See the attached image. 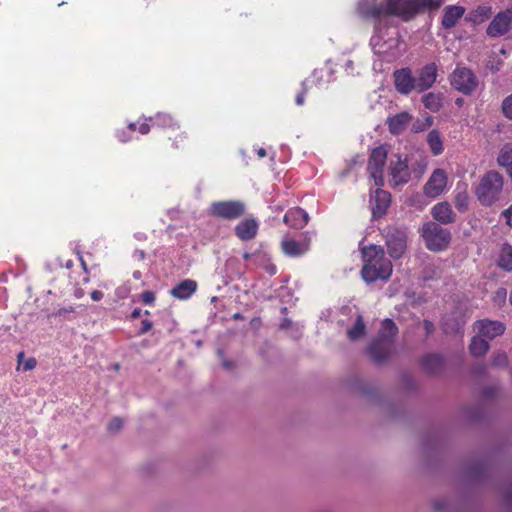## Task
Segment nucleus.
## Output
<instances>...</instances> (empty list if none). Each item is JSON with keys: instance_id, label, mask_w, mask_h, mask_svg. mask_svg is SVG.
<instances>
[{"instance_id": "59", "label": "nucleus", "mask_w": 512, "mask_h": 512, "mask_svg": "<svg viewBox=\"0 0 512 512\" xmlns=\"http://www.w3.org/2000/svg\"><path fill=\"white\" fill-rule=\"evenodd\" d=\"M129 129L134 131L136 129V124L135 123H130L129 124Z\"/></svg>"}, {"instance_id": "13", "label": "nucleus", "mask_w": 512, "mask_h": 512, "mask_svg": "<svg viewBox=\"0 0 512 512\" xmlns=\"http://www.w3.org/2000/svg\"><path fill=\"white\" fill-rule=\"evenodd\" d=\"M393 76L395 88L399 93L408 95L413 90H417L416 78L413 76L412 71L409 68L396 70Z\"/></svg>"}, {"instance_id": "21", "label": "nucleus", "mask_w": 512, "mask_h": 512, "mask_svg": "<svg viewBox=\"0 0 512 512\" xmlns=\"http://www.w3.org/2000/svg\"><path fill=\"white\" fill-rule=\"evenodd\" d=\"M197 290V282L192 279H185L171 289L170 294L177 299L186 300Z\"/></svg>"}, {"instance_id": "62", "label": "nucleus", "mask_w": 512, "mask_h": 512, "mask_svg": "<svg viewBox=\"0 0 512 512\" xmlns=\"http://www.w3.org/2000/svg\"><path fill=\"white\" fill-rule=\"evenodd\" d=\"M139 276H140L139 272H135V273H134V277H135V278H139Z\"/></svg>"}, {"instance_id": "41", "label": "nucleus", "mask_w": 512, "mask_h": 512, "mask_svg": "<svg viewBox=\"0 0 512 512\" xmlns=\"http://www.w3.org/2000/svg\"><path fill=\"white\" fill-rule=\"evenodd\" d=\"M141 300L144 304H153L155 301V294L152 291H145L141 294Z\"/></svg>"}, {"instance_id": "10", "label": "nucleus", "mask_w": 512, "mask_h": 512, "mask_svg": "<svg viewBox=\"0 0 512 512\" xmlns=\"http://www.w3.org/2000/svg\"><path fill=\"white\" fill-rule=\"evenodd\" d=\"M447 174L442 169H435L423 187V193L429 198L440 196L447 185Z\"/></svg>"}, {"instance_id": "28", "label": "nucleus", "mask_w": 512, "mask_h": 512, "mask_svg": "<svg viewBox=\"0 0 512 512\" xmlns=\"http://www.w3.org/2000/svg\"><path fill=\"white\" fill-rule=\"evenodd\" d=\"M489 349V341L480 336L479 334L474 336L469 345L470 353L474 357H480L486 354Z\"/></svg>"}, {"instance_id": "32", "label": "nucleus", "mask_w": 512, "mask_h": 512, "mask_svg": "<svg viewBox=\"0 0 512 512\" xmlns=\"http://www.w3.org/2000/svg\"><path fill=\"white\" fill-rule=\"evenodd\" d=\"M442 94L440 93H427L422 97V103L425 108L432 112H437L442 107Z\"/></svg>"}, {"instance_id": "20", "label": "nucleus", "mask_w": 512, "mask_h": 512, "mask_svg": "<svg viewBox=\"0 0 512 512\" xmlns=\"http://www.w3.org/2000/svg\"><path fill=\"white\" fill-rule=\"evenodd\" d=\"M258 231V223L255 219H245L235 227L236 236L244 241L251 240Z\"/></svg>"}, {"instance_id": "53", "label": "nucleus", "mask_w": 512, "mask_h": 512, "mask_svg": "<svg viewBox=\"0 0 512 512\" xmlns=\"http://www.w3.org/2000/svg\"><path fill=\"white\" fill-rule=\"evenodd\" d=\"M357 389H358L361 393H363V394L368 393V390H367L366 386H365L363 383H360V384H359V387H358Z\"/></svg>"}, {"instance_id": "4", "label": "nucleus", "mask_w": 512, "mask_h": 512, "mask_svg": "<svg viewBox=\"0 0 512 512\" xmlns=\"http://www.w3.org/2000/svg\"><path fill=\"white\" fill-rule=\"evenodd\" d=\"M451 86L464 95H472L479 86L476 75L467 67L457 66L449 77Z\"/></svg>"}, {"instance_id": "44", "label": "nucleus", "mask_w": 512, "mask_h": 512, "mask_svg": "<svg viewBox=\"0 0 512 512\" xmlns=\"http://www.w3.org/2000/svg\"><path fill=\"white\" fill-rule=\"evenodd\" d=\"M36 364H37V362H36L35 358L31 357V358L27 359L26 361H24L23 369L25 371H30L36 367Z\"/></svg>"}, {"instance_id": "7", "label": "nucleus", "mask_w": 512, "mask_h": 512, "mask_svg": "<svg viewBox=\"0 0 512 512\" xmlns=\"http://www.w3.org/2000/svg\"><path fill=\"white\" fill-rule=\"evenodd\" d=\"M385 241L390 257L399 259L407 247V234L398 227H388L385 230Z\"/></svg>"}, {"instance_id": "31", "label": "nucleus", "mask_w": 512, "mask_h": 512, "mask_svg": "<svg viewBox=\"0 0 512 512\" xmlns=\"http://www.w3.org/2000/svg\"><path fill=\"white\" fill-rule=\"evenodd\" d=\"M498 266L507 272L512 271V246L504 244L501 248Z\"/></svg>"}, {"instance_id": "3", "label": "nucleus", "mask_w": 512, "mask_h": 512, "mask_svg": "<svg viewBox=\"0 0 512 512\" xmlns=\"http://www.w3.org/2000/svg\"><path fill=\"white\" fill-rule=\"evenodd\" d=\"M422 237L426 247L434 252L445 250L451 241L450 231L432 221L423 225Z\"/></svg>"}, {"instance_id": "52", "label": "nucleus", "mask_w": 512, "mask_h": 512, "mask_svg": "<svg viewBox=\"0 0 512 512\" xmlns=\"http://www.w3.org/2000/svg\"><path fill=\"white\" fill-rule=\"evenodd\" d=\"M141 314H142V310L140 308H135L131 313V318L137 319L141 316Z\"/></svg>"}, {"instance_id": "24", "label": "nucleus", "mask_w": 512, "mask_h": 512, "mask_svg": "<svg viewBox=\"0 0 512 512\" xmlns=\"http://www.w3.org/2000/svg\"><path fill=\"white\" fill-rule=\"evenodd\" d=\"M411 119L412 116L408 112H401L388 118L387 124L389 131L395 135L400 134L406 129Z\"/></svg>"}, {"instance_id": "11", "label": "nucleus", "mask_w": 512, "mask_h": 512, "mask_svg": "<svg viewBox=\"0 0 512 512\" xmlns=\"http://www.w3.org/2000/svg\"><path fill=\"white\" fill-rule=\"evenodd\" d=\"M391 202L390 193L377 187L370 195V207L374 219H378L386 214Z\"/></svg>"}, {"instance_id": "47", "label": "nucleus", "mask_w": 512, "mask_h": 512, "mask_svg": "<svg viewBox=\"0 0 512 512\" xmlns=\"http://www.w3.org/2000/svg\"><path fill=\"white\" fill-rule=\"evenodd\" d=\"M423 328L427 335L431 334L435 329L434 324L429 320L423 321Z\"/></svg>"}, {"instance_id": "60", "label": "nucleus", "mask_w": 512, "mask_h": 512, "mask_svg": "<svg viewBox=\"0 0 512 512\" xmlns=\"http://www.w3.org/2000/svg\"><path fill=\"white\" fill-rule=\"evenodd\" d=\"M233 318L234 319H241L242 315L240 313H236V314L233 315Z\"/></svg>"}, {"instance_id": "6", "label": "nucleus", "mask_w": 512, "mask_h": 512, "mask_svg": "<svg viewBox=\"0 0 512 512\" xmlns=\"http://www.w3.org/2000/svg\"><path fill=\"white\" fill-rule=\"evenodd\" d=\"M387 149L384 146L374 148L369 156L367 170L377 187L384 185V166L387 161Z\"/></svg>"}, {"instance_id": "34", "label": "nucleus", "mask_w": 512, "mask_h": 512, "mask_svg": "<svg viewBox=\"0 0 512 512\" xmlns=\"http://www.w3.org/2000/svg\"><path fill=\"white\" fill-rule=\"evenodd\" d=\"M365 323L361 315H358L354 325L348 329L347 336L350 340H357L365 334Z\"/></svg>"}, {"instance_id": "49", "label": "nucleus", "mask_w": 512, "mask_h": 512, "mask_svg": "<svg viewBox=\"0 0 512 512\" xmlns=\"http://www.w3.org/2000/svg\"><path fill=\"white\" fill-rule=\"evenodd\" d=\"M84 295H85L84 289H82L80 287H76L75 288V290H74V297L76 299H81Z\"/></svg>"}, {"instance_id": "43", "label": "nucleus", "mask_w": 512, "mask_h": 512, "mask_svg": "<svg viewBox=\"0 0 512 512\" xmlns=\"http://www.w3.org/2000/svg\"><path fill=\"white\" fill-rule=\"evenodd\" d=\"M501 216L506 219V224L509 227H512V204L505 210L501 212Z\"/></svg>"}, {"instance_id": "58", "label": "nucleus", "mask_w": 512, "mask_h": 512, "mask_svg": "<svg viewBox=\"0 0 512 512\" xmlns=\"http://www.w3.org/2000/svg\"><path fill=\"white\" fill-rule=\"evenodd\" d=\"M252 256L253 255L249 254V253H244V255H243L244 259H246V260H249L250 258H252Z\"/></svg>"}, {"instance_id": "14", "label": "nucleus", "mask_w": 512, "mask_h": 512, "mask_svg": "<svg viewBox=\"0 0 512 512\" xmlns=\"http://www.w3.org/2000/svg\"><path fill=\"white\" fill-rule=\"evenodd\" d=\"M392 344L383 340L375 338L371 341L367 348L369 357L377 364L386 361L391 353Z\"/></svg>"}, {"instance_id": "16", "label": "nucleus", "mask_w": 512, "mask_h": 512, "mask_svg": "<svg viewBox=\"0 0 512 512\" xmlns=\"http://www.w3.org/2000/svg\"><path fill=\"white\" fill-rule=\"evenodd\" d=\"M478 334L487 341L504 333L505 327L499 321L481 320L476 324Z\"/></svg>"}, {"instance_id": "38", "label": "nucleus", "mask_w": 512, "mask_h": 512, "mask_svg": "<svg viewBox=\"0 0 512 512\" xmlns=\"http://www.w3.org/2000/svg\"><path fill=\"white\" fill-rule=\"evenodd\" d=\"M123 427V420L119 417H114L107 425L109 433L114 434L121 430Z\"/></svg>"}, {"instance_id": "40", "label": "nucleus", "mask_w": 512, "mask_h": 512, "mask_svg": "<svg viewBox=\"0 0 512 512\" xmlns=\"http://www.w3.org/2000/svg\"><path fill=\"white\" fill-rule=\"evenodd\" d=\"M506 297H507V291H506V289H504V288H499V289L495 292V294H494V296H493V301H494V303H495V304H497V305H501V304H503V303L505 302Z\"/></svg>"}, {"instance_id": "50", "label": "nucleus", "mask_w": 512, "mask_h": 512, "mask_svg": "<svg viewBox=\"0 0 512 512\" xmlns=\"http://www.w3.org/2000/svg\"><path fill=\"white\" fill-rule=\"evenodd\" d=\"M150 126L147 123H142L139 127V132L143 135L149 133Z\"/></svg>"}, {"instance_id": "9", "label": "nucleus", "mask_w": 512, "mask_h": 512, "mask_svg": "<svg viewBox=\"0 0 512 512\" xmlns=\"http://www.w3.org/2000/svg\"><path fill=\"white\" fill-rule=\"evenodd\" d=\"M512 29V8L498 12L486 28V34L491 38L506 35Z\"/></svg>"}, {"instance_id": "33", "label": "nucleus", "mask_w": 512, "mask_h": 512, "mask_svg": "<svg viewBox=\"0 0 512 512\" xmlns=\"http://www.w3.org/2000/svg\"><path fill=\"white\" fill-rule=\"evenodd\" d=\"M427 141L434 155H439L443 152V143L437 130H432L428 133Z\"/></svg>"}, {"instance_id": "19", "label": "nucleus", "mask_w": 512, "mask_h": 512, "mask_svg": "<svg viewBox=\"0 0 512 512\" xmlns=\"http://www.w3.org/2000/svg\"><path fill=\"white\" fill-rule=\"evenodd\" d=\"M308 220V213L299 207L288 210L283 218L284 223L296 229L303 228Z\"/></svg>"}, {"instance_id": "57", "label": "nucleus", "mask_w": 512, "mask_h": 512, "mask_svg": "<svg viewBox=\"0 0 512 512\" xmlns=\"http://www.w3.org/2000/svg\"><path fill=\"white\" fill-rule=\"evenodd\" d=\"M80 261H81V265H82L85 273L87 274V266H86V263H85L84 259L82 258V256H80Z\"/></svg>"}, {"instance_id": "2", "label": "nucleus", "mask_w": 512, "mask_h": 512, "mask_svg": "<svg viewBox=\"0 0 512 512\" xmlns=\"http://www.w3.org/2000/svg\"><path fill=\"white\" fill-rule=\"evenodd\" d=\"M505 179L496 170L484 173L475 188V196L482 206L491 207L500 201L504 190Z\"/></svg>"}, {"instance_id": "37", "label": "nucleus", "mask_w": 512, "mask_h": 512, "mask_svg": "<svg viewBox=\"0 0 512 512\" xmlns=\"http://www.w3.org/2000/svg\"><path fill=\"white\" fill-rule=\"evenodd\" d=\"M382 36L377 32L374 36L371 38V45L377 54H384L386 53V50L384 49V44H381Z\"/></svg>"}, {"instance_id": "23", "label": "nucleus", "mask_w": 512, "mask_h": 512, "mask_svg": "<svg viewBox=\"0 0 512 512\" xmlns=\"http://www.w3.org/2000/svg\"><path fill=\"white\" fill-rule=\"evenodd\" d=\"M464 12L465 9L462 6H447L442 17V26L446 29L453 28L458 20L464 15Z\"/></svg>"}, {"instance_id": "17", "label": "nucleus", "mask_w": 512, "mask_h": 512, "mask_svg": "<svg viewBox=\"0 0 512 512\" xmlns=\"http://www.w3.org/2000/svg\"><path fill=\"white\" fill-rule=\"evenodd\" d=\"M357 11L363 18L380 19L386 16V8L383 4L372 3L369 0H361L358 3Z\"/></svg>"}, {"instance_id": "36", "label": "nucleus", "mask_w": 512, "mask_h": 512, "mask_svg": "<svg viewBox=\"0 0 512 512\" xmlns=\"http://www.w3.org/2000/svg\"><path fill=\"white\" fill-rule=\"evenodd\" d=\"M492 365L495 367H506L508 365V357L505 352L498 351L492 356Z\"/></svg>"}, {"instance_id": "46", "label": "nucleus", "mask_w": 512, "mask_h": 512, "mask_svg": "<svg viewBox=\"0 0 512 512\" xmlns=\"http://www.w3.org/2000/svg\"><path fill=\"white\" fill-rule=\"evenodd\" d=\"M157 120L163 125H171L172 123V118L166 114H158Z\"/></svg>"}, {"instance_id": "29", "label": "nucleus", "mask_w": 512, "mask_h": 512, "mask_svg": "<svg viewBox=\"0 0 512 512\" xmlns=\"http://www.w3.org/2000/svg\"><path fill=\"white\" fill-rule=\"evenodd\" d=\"M444 0H414V15L439 9Z\"/></svg>"}, {"instance_id": "27", "label": "nucleus", "mask_w": 512, "mask_h": 512, "mask_svg": "<svg viewBox=\"0 0 512 512\" xmlns=\"http://www.w3.org/2000/svg\"><path fill=\"white\" fill-rule=\"evenodd\" d=\"M444 364V360L437 354H430L423 358L422 365L426 372L434 374L438 373Z\"/></svg>"}, {"instance_id": "22", "label": "nucleus", "mask_w": 512, "mask_h": 512, "mask_svg": "<svg viewBox=\"0 0 512 512\" xmlns=\"http://www.w3.org/2000/svg\"><path fill=\"white\" fill-rule=\"evenodd\" d=\"M281 247L284 254L291 257H299L308 251L309 245L307 243H300L292 238L285 237L281 242Z\"/></svg>"}, {"instance_id": "45", "label": "nucleus", "mask_w": 512, "mask_h": 512, "mask_svg": "<svg viewBox=\"0 0 512 512\" xmlns=\"http://www.w3.org/2000/svg\"><path fill=\"white\" fill-rule=\"evenodd\" d=\"M152 328V322L149 320H143L141 322V328L139 330V334H145Z\"/></svg>"}, {"instance_id": "63", "label": "nucleus", "mask_w": 512, "mask_h": 512, "mask_svg": "<svg viewBox=\"0 0 512 512\" xmlns=\"http://www.w3.org/2000/svg\"><path fill=\"white\" fill-rule=\"evenodd\" d=\"M139 256H141L143 258L144 257V252L142 251L141 253H139Z\"/></svg>"}, {"instance_id": "55", "label": "nucleus", "mask_w": 512, "mask_h": 512, "mask_svg": "<svg viewBox=\"0 0 512 512\" xmlns=\"http://www.w3.org/2000/svg\"><path fill=\"white\" fill-rule=\"evenodd\" d=\"M23 358H24V352H20V353L17 355V360H18V364H19V365H21V364H22Z\"/></svg>"}, {"instance_id": "30", "label": "nucleus", "mask_w": 512, "mask_h": 512, "mask_svg": "<svg viewBox=\"0 0 512 512\" xmlns=\"http://www.w3.org/2000/svg\"><path fill=\"white\" fill-rule=\"evenodd\" d=\"M491 15L492 8L487 5H481L470 12L469 20L475 24H480L488 20Z\"/></svg>"}, {"instance_id": "54", "label": "nucleus", "mask_w": 512, "mask_h": 512, "mask_svg": "<svg viewBox=\"0 0 512 512\" xmlns=\"http://www.w3.org/2000/svg\"><path fill=\"white\" fill-rule=\"evenodd\" d=\"M257 154L260 158H263L266 156V150L264 148H260L258 151H257Z\"/></svg>"}, {"instance_id": "5", "label": "nucleus", "mask_w": 512, "mask_h": 512, "mask_svg": "<svg viewBox=\"0 0 512 512\" xmlns=\"http://www.w3.org/2000/svg\"><path fill=\"white\" fill-rule=\"evenodd\" d=\"M246 212L245 203L239 200L217 201L210 206V213L218 218L234 220Z\"/></svg>"}, {"instance_id": "26", "label": "nucleus", "mask_w": 512, "mask_h": 512, "mask_svg": "<svg viewBox=\"0 0 512 512\" xmlns=\"http://www.w3.org/2000/svg\"><path fill=\"white\" fill-rule=\"evenodd\" d=\"M469 194L467 191V185L465 183L458 184L455 190L454 203L458 210L464 212L468 209L469 205Z\"/></svg>"}, {"instance_id": "39", "label": "nucleus", "mask_w": 512, "mask_h": 512, "mask_svg": "<svg viewBox=\"0 0 512 512\" xmlns=\"http://www.w3.org/2000/svg\"><path fill=\"white\" fill-rule=\"evenodd\" d=\"M502 112L506 118L512 120V94L503 100Z\"/></svg>"}, {"instance_id": "25", "label": "nucleus", "mask_w": 512, "mask_h": 512, "mask_svg": "<svg viewBox=\"0 0 512 512\" xmlns=\"http://www.w3.org/2000/svg\"><path fill=\"white\" fill-rule=\"evenodd\" d=\"M398 333V328L392 319L386 318L381 323V329L378 334V339H383L393 344L394 337Z\"/></svg>"}, {"instance_id": "35", "label": "nucleus", "mask_w": 512, "mask_h": 512, "mask_svg": "<svg viewBox=\"0 0 512 512\" xmlns=\"http://www.w3.org/2000/svg\"><path fill=\"white\" fill-rule=\"evenodd\" d=\"M75 313H76L75 308L72 305H68V306L58 309L52 315L54 317H62L65 320L71 321L75 318L74 317Z\"/></svg>"}, {"instance_id": "64", "label": "nucleus", "mask_w": 512, "mask_h": 512, "mask_svg": "<svg viewBox=\"0 0 512 512\" xmlns=\"http://www.w3.org/2000/svg\"><path fill=\"white\" fill-rule=\"evenodd\" d=\"M510 302L512 304V290H511V294H510Z\"/></svg>"}, {"instance_id": "42", "label": "nucleus", "mask_w": 512, "mask_h": 512, "mask_svg": "<svg viewBox=\"0 0 512 512\" xmlns=\"http://www.w3.org/2000/svg\"><path fill=\"white\" fill-rule=\"evenodd\" d=\"M432 507L435 511H445L447 508V502L444 499H437L432 502Z\"/></svg>"}, {"instance_id": "56", "label": "nucleus", "mask_w": 512, "mask_h": 512, "mask_svg": "<svg viewBox=\"0 0 512 512\" xmlns=\"http://www.w3.org/2000/svg\"><path fill=\"white\" fill-rule=\"evenodd\" d=\"M223 366H224L226 369H230V368H232V366H233V365H232V363H231V362L224 360V361H223Z\"/></svg>"}, {"instance_id": "51", "label": "nucleus", "mask_w": 512, "mask_h": 512, "mask_svg": "<svg viewBox=\"0 0 512 512\" xmlns=\"http://www.w3.org/2000/svg\"><path fill=\"white\" fill-rule=\"evenodd\" d=\"M305 93L306 91L303 90L301 93H299L297 96H296V104L297 105H302L304 103V96H305Z\"/></svg>"}, {"instance_id": "8", "label": "nucleus", "mask_w": 512, "mask_h": 512, "mask_svg": "<svg viewBox=\"0 0 512 512\" xmlns=\"http://www.w3.org/2000/svg\"><path fill=\"white\" fill-rule=\"evenodd\" d=\"M388 173L391 177L392 186L408 183L411 178V172L407 158H402L399 154L393 155L388 165Z\"/></svg>"}, {"instance_id": "18", "label": "nucleus", "mask_w": 512, "mask_h": 512, "mask_svg": "<svg viewBox=\"0 0 512 512\" xmlns=\"http://www.w3.org/2000/svg\"><path fill=\"white\" fill-rule=\"evenodd\" d=\"M431 214L441 224H451L456 220V214L448 202H440L434 205Z\"/></svg>"}, {"instance_id": "48", "label": "nucleus", "mask_w": 512, "mask_h": 512, "mask_svg": "<svg viewBox=\"0 0 512 512\" xmlns=\"http://www.w3.org/2000/svg\"><path fill=\"white\" fill-rule=\"evenodd\" d=\"M104 294L103 292L99 291V290H94L90 293V297L93 301H100L102 300Z\"/></svg>"}, {"instance_id": "15", "label": "nucleus", "mask_w": 512, "mask_h": 512, "mask_svg": "<svg viewBox=\"0 0 512 512\" xmlns=\"http://www.w3.org/2000/svg\"><path fill=\"white\" fill-rule=\"evenodd\" d=\"M437 66L435 63L426 64L418 72L416 78V88L418 92L428 90L433 86L437 79Z\"/></svg>"}, {"instance_id": "1", "label": "nucleus", "mask_w": 512, "mask_h": 512, "mask_svg": "<svg viewBox=\"0 0 512 512\" xmlns=\"http://www.w3.org/2000/svg\"><path fill=\"white\" fill-rule=\"evenodd\" d=\"M363 267L361 276L366 283H373L377 280L387 281L393 271L391 261L385 256L384 249L375 244L361 248Z\"/></svg>"}, {"instance_id": "12", "label": "nucleus", "mask_w": 512, "mask_h": 512, "mask_svg": "<svg viewBox=\"0 0 512 512\" xmlns=\"http://www.w3.org/2000/svg\"><path fill=\"white\" fill-rule=\"evenodd\" d=\"M386 16L394 15L403 20H410L414 15V0H386Z\"/></svg>"}, {"instance_id": "61", "label": "nucleus", "mask_w": 512, "mask_h": 512, "mask_svg": "<svg viewBox=\"0 0 512 512\" xmlns=\"http://www.w3.org/2000/svg\"><path fill=\"white\" fill-rule=\"evenodd\" d=\"M83 282L84 283H88L89 282V277L88 276H85L84 279H83Z\"/></svg>"}]
</instances>
